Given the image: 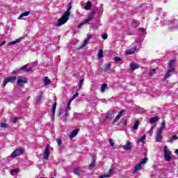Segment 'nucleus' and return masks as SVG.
<instances>
[{"instance_id": "nucleus-1", "label": "nucleus", "mask_w": 178, "mask_h": 178, "mask_svg": "<svg viewBox=\"0 0 178 178\" xmlns=\"http://www.w3.org/2000/svg\"><path fill=\"white\" fill-rule=\"evenodd\" d=\"M72 10V2L70 3L67 10L63 14L62 17L58 19L56 27H60L63 24H65L70 17V10Z\"/></svg>"}, {"instance_id": "nucleus-2", "label": "nucleus", "mask_w": 178, "mask_h": 178, "mask_svg": "<svg viewBox=\"0 0 178 178\" xmlns=\"http://www.w3.org/2000/svg\"><path fill=\"white\" fill-rule=\"evenodd\" d=\"M147 162H148V158H145L143 159L141 162H140L138 164H137L134 169V173H136V172H138L140 170H143V169H144V165H145V163H147Z\"/></svg>"}, {"instance_id": "nucleus-3", "label": "nucleus", "mask_w": 178, "mask_h": 178, "mask_svg": "<svg viewBox=\"0 0 178 178\" xmlns=\"http://www.w3.org/2000/svg\"><path fill=\"white\" fill-rule=\"evenodd\" d=\"M97 13V12L95 11V10H93L89 15V16L88 17V18L82 22L79 26H78V29H81L82 26H84V24H87V23H88V22H91L95 16V14Z\"/></svg>"}, {"instance_id": "nucleus-4", "label": "nucleus", "mask_w": 178, "mask_h": 178, "mask_svg": "<svg viewBox=\"0 0 178 178\" xmlns=\"http://www.w3.org/2000/svg\"><path fill=\"white\" fill-rule=\"evenodd\" d=\"M164 159L166 162H170L172 161V152L168 149V146H164L163 149Z\"/></svg>"}, {"instance_id": "nucleus-5", "label": "nucleus", "mask_w": 178, "mask_h": 178, "mask_svg": "<svg viewBox=\"0 0 178 178\" xmlns=\"http://www.w3.org/2000/svg\"><path fill=\"white\" fill-rule=\"evenodd\" d=\"M17 79L16 76H13L6 78L3 82V87H5L8 83H15Z\"/></svg>"}, {"instance_id": "nucleus-6", "label": "nucleus", "mask_w": 178, "mask_h": 178, "mask_svg": "<svg viewBox=\"0 0 178 178\" xmlns=\"http://www.w3.org/2000/svg\"><path fill=\"white\" fill-rule=\"evenodd\" d=\"M23 148L19 147L15 149L10 155L11 158H16V156H20L23 154Z\"/></svg>"}, {"instance_id": "nucleus-7", "label": "nucleus", "mask_w": 178, "mask_h": 178, "mask_svg": "<svg viewBox=\"0 0 178 178\" xmlns=\"http://www.w3.org/2000/svg\"><path fill=\"white\" fill-rule=\"evenodd\" d=\"M27 81L28 79L26 77L19 78L17 81V84L19 87H24L25 84H27Z\"/></svg>"}, {"instance_id": "nucleus-8", "label": "nucleus", "mask_w": 178, "mask_h": 178, "mask_svg": "<svg viewBox=\"0 0 178 178\" xmlns=\"http://www.w3.org/2000/svg\"><path fill=\"white\" fill-rule=\"evenodd\" d=\"M49 154H51V152H49V144H47L43 154V156L46 161H48Z\"/></svg>"}, {"instance_id": "nucleus-9", "label": "nucleus", "mask_w": 178, "mask_h": 178, "mask_svg": "<svg viewBox=\"0 0 178 178\" xmlns=\"http://www.w3.org/2000/svg\"><path fill=\"white\" fill-rule=\"evenodd\" d=\"M115 113H116V111H115V110H111V111H108L104 118V120H108V119H111V118H113V115Z\"/></svg>"}, {"instance_id": "nucleus-10", "label": "nucleus", "mask_w": 178, "mask_h": 178, "mask_svg": "<svg viewBox=\"0 0 178 178\" xmlns=\"http://www.w3.org/2000/svg\"><path fill=\"white\" fill-rule=\"evenodd\" d=\"M20 70L29 72H31V70H33V68H31V67L27 68V65H25L22 66L19 70H16L15 71H14L13 73H17V72H20Z\"/></svg>"}, {"instance_id": "nucleus-11", "label": "nucleus", "mask_w": 178, "mask_h": 178, "mask_svg": "<svg viewBox=\"0 0 178 178\" xmlns=\"http://www.w3.org/2000/svg\"><path fill=\"white\" fill-rule=\"evenodd\" d=\"M95 162H97V159H95V157H94V156H92L90 165H89L90 170H92V169L95 168L96 166Z\"/></svg>"}, {"instance_id": "nucleus-12", "label": "nucleus", "mask_w": 178, "mask_h": 178, "mask_svg": "<svg viewBox=\"0 0 178 178\" xmlns=\"http://www.w3.org/2000/svg\"><path fill=\"white\" fill-rule=\"evenodd\" d=\"M79 131H80V129H74V131H72L70 135V139L73 140V138H74V137H76L77 136V134H79Z\"/></svg>"}, {"instance_id": "nucleus-13", "label": "nucleus", "mask_w": 178, "mask_h": 178, "mask_svg": "<svg viewBox=\"0 0 178 178\" xmlns=\"http://www.w3.org/2000/svg\"><path fill=\"white\" fill-rule=\"evenodd\" d=\"M92 37V36L91 35L88 34L87 38L84 40L83 42L81 44V47H86V45H87V44L90 42V40H91Z\"/></svg>"}, {"instance_id": "nucleus-14", "label": "nucleus", "mask_w": 178, "mask_h": 178, "mask_svg": "<svg viewBox=\"0 0 178 178\" xmlns=\"http://www.w3.org/2000/svg\"><path fill=\"white\" fill-rule=\"evenodd\" d=\"M155 140L157 143L162 141V132L157 131Z\"/></svg>"}, {"instance_id": "nucleus-15", "label": "nucleus", "mask_w": 178, "mask_h": 178, "mask_svg": "<svg viewBox=\"0 0 178 178\" xmlns=\"http://www.w3.org/2000/svg\"><path fill=\"white\" fill-rule=\"evenodd\" d=\"M174 72H175V68H170L168 72L164 76V80H166V79H169V77H170L171 76L170 73H174Z\"/></svg>"}, {"instance_id": "nucleus-16", "label": "nucleus", "mask_w": 178, "mask_h": 178, "mask_svg": "<svg viewBox=\"0 0 178 178\" xmlns=\"http://www.w3.org/2000/svg\"><path fill=\"white\" fill-rule=\"evenodd\" d=\"M81 172H83L81 167H76V168L74 169L73 173L76 176H80V174L81 173Z\"/></svg>"}, {"instance_id": "nucleus-17", "label": "nucleus", "mask_w": 178, "mask_h": 178, "mask_svg": "<svg viewBox=\"0 0 178 178\" xmlns=\"http://www.w3.org/2000/svg\"><path fill=\"white\" fill-rule=\"evenodd\" d=\"M123 149H125V151L131 149V143L129 140L127 141V144L123 146Z\"/></svg>"}, {"instance_id": "nucleus-18", "label": "nucleus", "mask_w": 178, "mask_h": 178, "mask_svg": "<svg viewBox=\"0 0 178 178\" xmlns=\"http://www.w3.org/2000/svg\"><path fill=\"white\" fill-rule=\"evenodd\" d=\"M58 104V103L55 102L53 104L52 108H51V115H52V119H54L55 118V111H56V105Z\"/></svg>"}, {"instance_id": "nucleus-19", "label": "nucleus", "mask_w": 178, "mask_h": 178, "mask_svg": "<svg viewBox=\"0 0 178 178\" xmlns=\"http://www.w3.org/2000/svg\"><path fill=\"white\" fill-rule=\"evenodd\" d=\"M92 6V3L91 1H88L84 6L85 10H91V7Z\"/></svg>"}, {"instance_id": "nucleus-20", "label": "nucleus", "mask_w": 178, "mask_h": 178, "mask_svg": "<svg viewBox=\"0 0 178 178\" xmlns=\"http://www.w3.org/2000/svg\"><path fill=\"white\" fill-rule=\"evenodd\" d=\"M137 49V47H133L130 49L126 50L127 55H131L136 52V50Z\"/></svg>"}, {"instance_id": "nucleus-21", "label": "nucleus", "mask_w": 178, "mask_h": 178, "mask_svg": "<svg viewBox=\"0 0 178 178\" xmlns=\"http://www.w3.org/2000/svg\"><path fill=\"white\" fill-rule=\"evenodd\" d=\"M138 67H140V66L138 65V64H136L134 63H131V70L132 72H134V70H136V69H138Z\"/></svg>"}, {"instance_id": "nucleus-22", "label": "nucleus", "mask_w": 178, "mask_h": 178, "mask_svg": "<svg viewBox=\"0 0 178 178\" xmlns=\"http://www.w3.org/2000/svg\"><path fill=\"white\" fill-rule=\"evenodd\" d=\"M165 127H166V122H165V121H163L161 123V125L160 128L157 130V131H160L161 133H162L163 129H165Z\"/></svg>"}, {"instance_id": "nucleus-23", "label": "nucleus", "mask_w": 178, "mask_h": 178, "mask_svg": "<svg viewBox=\"0 0 178 178\" xmlns=\"http://www.w3.org/2000/svg\"><path fill=\"white\" fill-rule=\"evenodd\" d=\"M175 62H176V59L171 60L168 63V69H173V67H172V66H173Z\"/></svg>"}, {"instance_id": "nucleus-24", "label": "nucleus", "mask_w": 178, "mask_h": 178, "mask_svg": "<svg viewBox=\"0 0 178 178\" xmlns=\"http://www.w3.org/2000/svg\"><path fill=\"white\" fill-rule=\"evenodd\" d=\"M42 93L40 92L39 95L36 97V104H40L41 102V99H42Z\"/></svg>"}, {"instance_id": "nucleus-25", "label": "nucleus", "mask_w": 178, "mask_h": 178, "mask_svg": "<svg viewBox=\"0 0 178 178\" xmlns=\"http://www.w3.org/2000/svg\"><path fill=\"white\" fill-rule=\"evenodd\" d=\"M158 119H159L158 116L153 117L149 120V123H156V122H158Z\"/></svg>"}, {"instance_id": "nucleus-26", "label": "nucleus", "mask_w": 178, "mask_h": 178, "mask_svg": "<svg viewBox=\"0 0 178 178\" xmlns=\"http://www.w3.org/2000/svg\"><path fill=\"white\" fill-rule=\"evenodd\" d=\"M108 88V84L107 83H104L101 86V92H105V90Z\"/></svg>"}, {"instance_id": "nucleus-27", "label": "nucleus", "mask_w": 178, "mask_h": 178, "mask_svg": "<svg viewBox=\"0 0 178 178\" xmlns=\"http://www.w3.org/2000/svg\"><path fill=\"white\" fill-rule=\"evenodd\" d=\"M138 124H140V121L136 120L133 126V130H137L138 129Z\"/></svg>"}, {"instance_id": "nucleus-28", "label": "nucleus", "mask_w": 178, "mask_h": 178, "mask_svg": "<svg viewBox=\"0 0 178 178\" xmlns=\"http://www.w3.org/2000/svg\"><path fill=\"white\" fill-rule=\"evenodd\" d=\"M114 172H115V168L113 166H111V168L108 170V172L107 174L109 175V176H112Z\"/></svg>"}, {"instance_id": "nucleus-29", "label": "nucleus", "mask_w": 178, "mask_h": 178, "mask_svg": "<svg viewBox=\"0 0 178 178\" xmlns=\"http://www.w3.org/2000/svg\"><path fill=\"white\" fill-rule=\"evenodd\" d=\"M97 56L99 59H101V58H104V50L102 49L99 50Z\"/></svg>"}, {"instance_id": "nucleus-30", "label": "nucleus", "mask_w": 178, "mask_h": 178, "mask_svg": "<svg viewBox=\"0 0 178 178\" xmlns=\"http://www.w3.org/2000/svg\"><path fill=\"white\" fill-rule=\"evenodd\" d=\"M111 65V63L106 64L105 66H104V68L103 69V70L104 72H108V70H110Z\"/></svg>"}, {"instance_id": "nucleus-31", "label": "nucleus", "mask_w": 178, "mask_h": 178, "mask_svg": "<svg viewBox=\"0 0 178 178\" xmlns=\"http://www.w3.org/2000/svg\"><path fill=\"white\" fill-rule=\"evenodd\" d=\"M30 13V11H26V12H24V13H22L18 19H22V17H24V16H27Z\"/></svg>"}, {"instance_id": "nucleus-32", "label": "nucleus", "mask_w": 178, "mask_h": 178, "mask_svg": "<svg viewBox=\"0 0 178 178\" xmlns=\"http://www.w3.org/2000/svg\"><path fill=\"white\" fill-rule=\"evenodd\" d=\"M49 83H51V80L49 79H48V76H46L44 79V86H48V84H49Z\"/></svg>"}, {"instance_id": "nucleus-33", "label": "nucleus", "mask_w": 178, "mask_h": 178, "mask_svg": "<svg viewBox=\"0 0 178 178\" xmlns=\"http://www.w3.org/2000/svg\"><path fill=\"white\" fill-rule=\"evenodd\" d=\"M83 83H84V79H81L79 81V85H78V90H81V87H83Z\"/></svg>"}, {"instance_id": "nucleus-34", "label": "nucleus", "mask_w": 178, "mask_h": 178, "mask_svg": "<svg viewBox=\"0 0 178 178\" xmlns=\"http://www.w3.org/2000/svg\"><path fill=\"white\" fill-rule=\"evenodd\" d=\"M145 138H147V136H143L140 138L138 139V143H144V141H145Z\"/></svg>"}, {"instance_id": "nucleus-35", "label": "nucleus", "mask_w": 178, "mask_h": 178, "mask_svg": "<svg viewBox=\"0 0 178 178\" xmlns=\"http://www.w3.org/2000/svg\"><path fill=\"white\" fill-rule=\"evenodd\" d=\"M177 139H178V136L176 135H173L171 139L170 140V143L172 144L173 141H175V140H177Z\"/></svg>"}, {"instance_id": "nucleus-36", "label": "nucleus", "mask_w": 178, "mask_h": 178, "mask_svg": "<svg viewBox=\"0 0 178 178\" xmlns=\"http://www.w3.org/2000/svg\"><path fill=\"white\" fill-rule=\"evenodd\" d=\"M20 42V39H17L15 41H13V42H10L8 43V45H15V44H17V42Z\"/></svg>"}, {"instance_id": "nucleus-37", "label": "nucleus", "mask_w": 178, "mask_h": 178, "mask_svg": "<svg viewBox=\"0 0 178 178\" xmlns=\"http://www.w3.org/2000/svg\"><path fill=\"white\" fill-rule=\"evenodd\" d=\"M132 24L134 27H138V22H137L136 20H134Z\"/></svg>"}, {"instance_id": "nucleus-38", "label": "nucleus", "mask_w": 178, "mask_h": 178, "mask_svg": "<svg viewBox=\"0 0 178 178\" xmlns=\"http://www.w3.org/2000/svg\"><path fill=\"white\" fill-rule=\"evenodd\" d=\"M0 127H2V129H6V127H8V124L3 122L0 124Z\"/></svg>"}, {"instance_id": "nucleus-39", "label": "nucleus", "mask_w": 178, "mask_h": 178, "mask_svg": "<svg viewBox=\"0 0 178 178\" xmlns=\"http://www.w3.org/2000/svg\"><path fill=\"white\" fill-rule=\"evenodd\" d=\"M124 112H126L124 109H122L121 111L119 112L118 113V116H120V118H122L124 113Z\"/></svg>"}, {"instance_id": "nucleus-40", "label": "nucleus", "mask_w": 178, "mask_h": 178, "mask_svg": "<svg viewBox=\"0 0 178 178\" xmlns=\"http://www.w3.org/2000/svg\"><path fill=\"white\" fill-rule=\"evenodd\" d=\"M56 143H57L58 145H59V147H60V145H62V139H60V138L56 139Z\"/></svg>"}, {"instance_id": "nucleus-41", "label": "nucleus", "mask_w": 178, "mask_h": 178, "mask_svg": "<svg viewBox=\"0 0 178 178\" xmlns=\"http://www.w3.org/2000/svg\"><path fill=\"white\" fill-rule=\"evenodd\" d=\"M108 141L110 143L111 147H113L115 145V142L113 141V139L110 138Z\"/></svg>"}, {"instance_id": "nucleus-42", "label": "nucleus", "mask_w": 178, "mask_h": 178, "mask_svg": "<svg viewBox=\"0 0 178 178\" xmlns=\"http://www.w3.org/2000/svg\"><path fill=\"white\" fill-rule=\"evenodd\" d=\"M108 177H111V176L107 173V174L101 175L99 178H108Z\"/></svg>"}, {"instance_id": "nucleus-43", "label": "nucleus", "mask_w": 178, "mask_h": 178, "mask_svg": "<svg viewBox=\"0 0 178 178\" xmlns=\"http://www.w3.org/2000/svg\"><path fill=\"white\" fill-rule=\"evenodd\" d=\"M120 118L121 117H120L119 115H117L115 118L113 120V123H116V122H118L120 119Z\"/></svg>"}, {"instance_id": "nucleus-44", "label": "nucleus", "mask_w": 178, "mask_h": 178, "mask_svg": "<svg viewBox=\"0 0 178 178\" xmlns=\"http://www.w3.org/2000/svg\"><path fill=\"white\" fill-rule=\"evenodd\" d=\"M155 72H156V70H155V69L151 70L149 71V74H150V76H152V74H155Z\"/></svg>"}, {"instance_id": "nucleus-45", "label": "nucleus", "mask_w": 178, "mask_h": 178, "mask_svg": "<svg viewBox=\"0 0 178 178\" xmlns=\"http://www.w3.org/2000/svg\"><path fill=\"white\" fill-rule=\"evenodd\" d=\"M114 60H115V62H120L122 60V58L120 57H115Z\"/></svg>"}, {"instance_id": "nucleus-46", "label": "nucleus", "mask_w": 178, "mask_h": 178, "mask_svg": "<svg viewBox=\"0 0 178 178\" xmlns=\"http://www.w3.org/2000/svg\"><path fill=\"white\" fill-rule=\"evenodd\" d=\"M65 119H64V122L67 120V118H69V112H65Z\"/></svg>"}, {"instance_id": "nucleus-47", "label": "nucleus", "mask_w": 178, "mask_h": 178, "mask_svg": "<svg viewBox=\"0 0 178 178\" xmlns=\"http://www.w3.org/2000/svg\"><path fill=\"white\" fill-rule=\"evenodd\" d=\"M102 38H103V40H106V38H108V35L107 34L102 35Z\"/></svg>"}, {"instance_id": "nucleus-48", "label": "nucleus", "mask_w": 178, "mask_h": 178, "mask_svg": "<svg viewBox=\"0 0 178 178\" xmlns=\"http://www.w3.org/2000/svg\"><path fill=\"white\" fill-rule=\"evenodd\" d=\"M69 111H70V106L67 104V107L65 108V112H69Z\"/></svg>"}, {"instance_id": "nucleus-49", "label": "nucleus", "mask_w": 178, "mask_h": 178, "mask_svg": "<svg viewBox=\"0 0 178 178\" xmlns=\"http://www.w3.org/2000/svg\"><path fill=\"white\" fill-rule=\"evenodd\" d=\"M19 172V169H14L11 171V173H17Z\"/></svg>"}, {"instance_id": "nucleus-50", "label": "nucleus", "mask_w": 178, "mask_h": 178, "mask_svg": "<svg viewBox=\"0 0 178 178\" xmlns=\"http://www.w3.org/2000/svg\"><path fill=\"white\" fill-rule=\"evenodd\" d=\"M17 120H19V118H15L13 119V123H17Z\"/></svg>"}, {"instance_id": "nucleus-51", "label": "nucleus", "mask_w": 178, "mask_h": 178, "mask_svg": "<svg viewBox=\"0 0 178 178\" xmlns=\"http://www.w3.org/2000/svg\"><path fill=\"white\" fill-rule=\"evenodd\" d=\"M79 95V93L76 92L75 95H74L72 97V99H74V98H76V97Z\"/></svg>"}, {"instance_id": "nucleus-52", "label": "nucleus", "mask_w": 178, "mask_h": 178, "mask_svg": "<svg viewBox=\"0 0 178 178\" xmlns=\"http://www.w3.org/2000/svg\"><path fill=\"white\" fill-rule=\"evenodd\" d=\"M5 44H6V40L3 41V42L0 44V47H2L3 45H5Z\"/></svg>"}, {"instance_id": "nucleus-53", "label": "nucleus", "mask_w": 178, "mask_h": 178, "mask_svg": "<svg viewBox=\"0 0 178 178\" xmlns=\"http://www.w3.org/2000/svg\"><path fill=\"white\" fill-rule=\"evenodd\" d=\"M73 99H74L71 98V99L69 100V102H68V103H67V105L70 106V104H72V101H73Z\"/></svg>"}, {"instance_id": "nucleus-54", "label": "nucleus", "mask_w": 178, "mask_h": 178, "mask_svg": "<svg viewBox=\"0 0 178 178\" xmlns=\"http://www.w3.org/2000/svg\"><path fill=\"white\" fill-rule=\"evenodd\" d=\"M139 31H142L143 33H144V31H145V29H144L143 28H140Z\"/></svg>"}, {"instance_id": "nucleus-55", "label": "nucleus", "mask_w": 178, "mask_h": 178, "mask_svg": "<svg viewBox=\"0 0 178 178\" xmlns=\"http://www.w3.org/2000/svg\"><path fill=\"white\" fill-rule=\"evenodd\" d=\"M61 114H62V109H60L58 111V116H60Z\"/></svg>"}, {"instance_id": "nucleus-56", "label": "nucleus", "mask_w": 178, "mask_h": 178, "mask_svg": "<svg viewBox=\"0 0 178 178\" xmlns=\"http://www.w3.org/2000/svg\"><path fill=\"white\" fill-rule=\"evenodd\" d=\"M152 130H154V127H151L149 132L151 133V131H152Z\"/></svg>"}, {"instance_id": "nucleus-57", "label": "nucleus", "mask_w": 178, "mask_h": 178, "mask_svg": "<svg viewBox=\"0 0 178 178\" xmlns=\"http://www.w3.org/2000/svg\"><path fill=\"white\" fill-rule=\"evenodd\" d=\"M175 154H176L177 155H178V149H175Z\"/></svg>"}, {"instance_id": "nucleus-58", "label": "nucleus", "mask_w": 178, "mask_h": 178, "mask_svg": "<svg viewBox=\"0 0 178 178\" xmlns=\"http://www.w3.org/2000/svg\"><path fill=\"white\" fill-rule=\"evenodd\" d=\"M177 98H178V96H177Z\"/></svg>"}]
</instances>
